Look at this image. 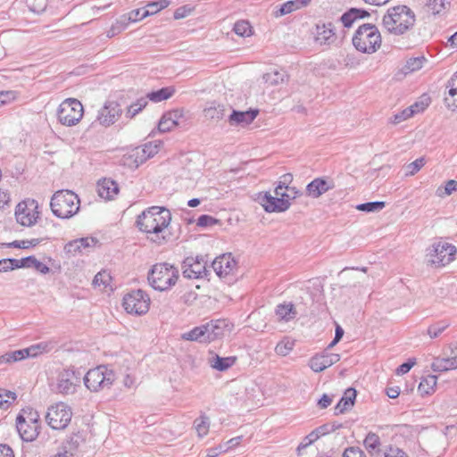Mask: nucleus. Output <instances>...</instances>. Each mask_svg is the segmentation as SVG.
<instances>
[{
    "mask_svg": "<svg viewBox=\"0 0 457 457\" xmlns=\"http://www.w3.org/2000/svg\"><path fill=\"white\" fill-rule=\"evenodd\" d=\"M295 341L289 338H284L278 342L275 347V352L280 356H287L294 348Z\"/></svg>",
    "mask_w": 457,
    "mask_h": 457,
    "instance_id": "c03bdc74",
    "label": "nucleus"
},
{
    "mask_svg": "<svg viewBox=\"0 0 457 457\" xmlns=\"http://www.w3.org/2000/svg\"><path fill=\"white\" fill-rule=\"evenodd\" d=\"M437 377L434 375H428L425 378H422L421 381L419 384L418 390L419 392L424 395H429L434 392L435 387L436 386Z\"/></svg>",
    "mask_w": 457,
    "mask_h": 457,
    "instance_id": "c9c22d12",
    "label": "nucleus"
},
{
    "mask_svg": "<svg viewBox=\"0 0 457 457\" xmlns=\"http://www.w3.org/2000/svg\"><path fill=\"white\" fill-rule=\"evenodd\" d=\"M381 35L373 24H363L358 28L353 37V45L362 53L373 54L381 46Z\"/></svg>",
    "mask_w": 457,
    "mask_h": 457,
    "instance_id": "20e7f679",
    "label": "nucleus"
},
{
    "mask_svg": "<svg viewBox=\"0 0 457 457\" xmlns=\"http://www.w3.org/2000/svg\"><path fill=\"white\" fill-rule=\"evenodd\" d=\"M170 4L169 0H159L155 2H151L145 7V11H148L149 16L153 15L161 10L166 8Z\"/></svg>",
    "mask_w": 457,
    "mask_h": 457,
    "instance_id": "3c124183",
    "label": "nucleus"
},
{
    "mask_svg": "<svg viewBox=\"0 0 457 457\" xmlns=\"http://www.w3.org/2000/svg\"><path fill=\"white\" fill-rule=\"evenodd\" d=\"M219 220L212 216L203 214L197 219V226L199 227H210L217 224Z\"/></svg>",
    "mask_w": 457,
    "mask_h": 457,
    "instance_id": "bf43d9fd",
    "label": "nucleus"
},
{
    "mask_svg": "<svg viewBox=\"0 0 457 457\" xmlns=\"http://www.w3.org/2000/svg\"><path fill=\"white\" fill-rule=\"evenodd\" d=\"M456 253L457 249L454 245L444 241L435 242L427 249L429 262L437 267L445 266L453 262Z\"/></svg>",
    "mask_w": 457,
    "mask_h": 457,
    "instance_id": "6e6552de",
    "label": "nucleus"
},
{
    "mask_svg": "<svg viewBox=\"0 0 457 457\" xmlns=\"http://www.w3.org/2000/svg\"><path fill=\"white\" fill-rule=\"evenodd\" d=\"M427 62V59L424 56L420 57H412L406 61L405 64L402 67L401 72L403 75H407L420 70L424 63Z\"/></svg>",
    "mask_w": 457,
    "mask_h": 457,
    "instance_id": "473e14b6",
    "label": "nucleus"
},
{
    "mask_svg": "<svg viewBox=\"0 0 457 457\" xmlns=\"http://www.w3.org/2000/svg\"><path fill=\"white\" fill-rule=\"evenodd\" d=\"M428 8L433 14H439L445 9V1L428 0Z\"/></svg>",
    "mask_w": 457,
    "mask_h": 457,
    "instance_id": "052dcab7",
    "label": "nucleus"
},
{
    "mask_svg": "<svg viewBox=\"0 0 457 457\" xmlns=\"http://www.w3.org/2000/svg\"><path fill=\"white\" fill-rule=\"evenodd\" d=\"M148 104L147 97L142 96L137 99L136 102L132 103L127 107L126 117L129 119L134 118Z\"/></svg>",
    "mask_w": 457,
    "mask_h": 457,
    "instance_id": "4c0bfd02",
    "label": "nucleus"
},
{
    "mask_svg": "<svg viewBox=\"0 0 457 457\" xmlns=\"http://www.w3.org/2000/svg\"><path fill=\"white\" fill-rule=\"evenodd\" d=\"M195 427L197 431L199 437H204L208 434L210 428V421L207 416L202 415L199 418L195 419Z\"/></svg>",
    "mask_w": 457,
    "mask_h": 457,
    "instance_id": "37998d69",
    "label": "nucleus"
},
{
    "mask_svg": "<svg viewBox=\"0 0 457 457\" xmlns=\"http://www.w3.org/2000/svg\"><path fill=\"white\" fill-rule=\"evenodd\" d=\"M37 209V204L35 200L19 203L15 210L17 222L22 226H32L39 217V212Z\"/></svg>",
    "mask_w": 457,
    "mask_h": 457,
    "instance_id": "ddd939ff",
    "label": "nucleus"
},
{
    "mask_svg": "<svg viewBox=\"0 0 457 457\" xmlns=\"http://www.w3.org/2000/svg\"><path fill=\"white\" fill-rule=\"evenodd\" d=\"M17 97L15 91H0V106L11 103Z\"/></svg>",
    "mask_w": 457,
    "mask_h": 457,
    "instance_id": "0e129e2a",
    "label": "nucleus"
},
{
    "mask_svg": "<svg viewBox=\"0 0 457 457\" xmlns=\"http://www.w3.org/2000/svg\"><path fill=\"white\" fill-rule=\"evenodd\" d=\"M205 344L222 338L229 331V323L226 320H215L202 325Z\"/></svg>",
    "mask_w": 457,
    "mask_h": 457,
    "instance_id": "2eb2a0df",
    "label": "nucleus"
},
{
    "mask_svg": "<svg viewBox=\"0 0 457 457\" xmlns=\"http://www.w3.org/2000/svg\"><path fill=\"white\" fill-rule=\"evenodd\" d=\"M291 190L293 191V188L288 186L278 185L275 188V195L279 198H287L289 201L291 198H294V196H291L288 193V191Z\"/></svg>",
    "mask_w": 457,
    "mask_h": 457,
    "instance_id": "e2e57ef3",
    "label": "nucleus"
},
{
    "mask_svg": "<svg viewBox=\"0 0 457 457\" xmlns=\"http://www.w3.org/2000/svg\"><path fill=\"white\" fill-rule=\"evenodd\" d=\"M89 242H94L93 238L89 239V238H80L79 240H76L72 243H70L67 247H68V252H71V251H80L81 248H87L90 245V243Z\"/></svg>",
    "mask_w": 457,
    "mask_h": 457,
    "instance_id": "864d4df0",
    "label": "nucleus"
},
{
    "mask_svg": "<svg viewBox=\"0 0 457 457\" xmlns=\"http://www.w3.org/2000/svg\"><path fill=\"white\" fill-rule=\"evenodd\" d=\"M457 190V181L454 179H450L446 182L444 188L438 187L436 190V195L440 197L445 195H450L453 192Z\"/></svg>",
    "mask_w": 457,
    "mask_h": 457,
    "instance_id": "603ef678",
    "label": "nucleus"
},
{
    "mask_svg": "<svg viewBox=\"0 0 457 457\" xmlns=\"http://www.w3.org/2000/svg\"><path fill=\"white\" fill-rule=\"evenodd\" d=\"M123 307L128 313L142 315L148 312L150 298L143 290H133L123 297Z\"/></svg>",
    "mask_w": 457,
    "mask_h": 457,
    "instance_id": "1a4fd4ad",
    "label": "nucleus"
},
{
    "mask_svg": "<svg viewBox=\"0 0 457 457\" xmlns=\"http://www.w3.org/2000/svg\"><path fill=\"white\" fill-rule=\"evenodd\" d=\"M181 338L187 341H195L202 344H205L204 337V330L202 325L195 327L193 329L185 332L181 335Z\"/></svg>",
    "mask_w": 457,
    "mask_h": 457,
    "instance_id": "58836bf2",
    "label": "nucleus"
},
{
    "mask_svg": "<svg viewBox=\"0 0 457 457\" xmlns=\"http://www.w3.org/2000/svg\"><path fill=\"white\" fill-rule=\"evenodd\" d=\"M16 428L22 440L31 442L38 436L40 426L37 422L29 423L24 414H19L16 419Z\"/></svg>",
    "mask_w": 457,
    "mask_h": 457,
    "instance_id": "f3484780",
    "label": "nucleus"
},
{
    "mask_svg": "<svg viewBox=\"0 0 457 457\" xmlns=\"http://www.w3.org/2000/svg\"><path fill=\"white\" fill-rule=\"evenodd\" d=\"M80 200L71 190L56 191L50 202L53 213L60 219H70L79 211Z\"/></svg>",
    "mask_w": 457,
    "mask_h": 457,
    "instance_id": "7ed1b4c3",
    "label": "nucleus"
},
{
    "mask_svg": "<svg viewBox=\"0 0 457 457\" xmlns=\"http://www.w3.org/2000/svg\"><path fill=\"white\" fill-rule=\"evenodd\" d=\"M71 409L64 403H58L48 408L46 420L53 429H63L71 420Z\"/></svg>",
    "mask_w": 457,
    "mask_h": 457,
    "instance_id": "9d476101",
    "label": "nucleus"
},
{
    "mask_svg": "<svg viewBox=\"0 0 457 457\" xmlns=\"http://www.w3.org/2000/svg\"><path fill=\"white\" fill-rule=\"evenodd\" d=\"M386 204L383 201L369 202L358 204L356 209L365 212H377L385 207Z\"/></svg>",
    "mask_w": 457,
    "mask_h": 457,
    "instance_id": "a18cd8bd",
    "label": "nucleus"
},
{
    "mask_svg": "<svg viewBox=\"0 0 457 457\" xmlns=\"http://www.w3.org/2000/svg\"><path fill=\"white\" fill-rule=\"evenodd\" d=\"M41 242L38 238H33L30 240H16L12 245L18 248L26 249L31 246H36Z\"/></svg>",
    "mask_w": 457,
    "mask_h": 457,
    "instance_id": "680f3d73",
    "label": "nucleus"
},
{
    "mask_svg": "<svg viewBox=\"0 0 457 457\" xmlns=\"http://www.w3.org/2000/svg\"><path fill=\"white\" fill-rule=\"evenodd\" d=\"M84 384L92 392L109 389L116 379L114 371L107 366L100 365L89 370L84 376Z\"/></svg>",
    "mask_w": 457,
    "mask_h": 457,
    "instance_id": "423d86ee",
    "label": "nucleus"
},
{
    "mask_svg": "<svg viewBox=\"0 0 457 457\" xmlns=\"http://www.w3.org/2000/svg\"><path fill=\"white\" fill-rule=\"evenodd\" d=\"M425 163L426 162L423 157L416 159L406 166V175L412 176L416 174L425 165Z\"/></svg>",
    "mask_w": 457,
    "mask_h": 457,
    "instance_id": "5fc2aeb1",
    "label": "nucleus"
},
{
    "mask_svg": "<svg viewBox=\"0 0 457 457\" xmlns=\"http://www.w3.org/2000/svg\"><path fill=\"white\" fill-rule=\"evenodd\" d=\"M227 112V108L224 104L216 102L211 103L210 106L204 109V114L205 118L212 120H220L223 119Z\"/></svg>",
    "mask_w": 457,
    "mask_h": 457,
    "instance_id": "bb28decb",
    "label": "nucleus"
},
{
    "mask_svg": "<svg viewBox=\"0 0 457 457\" xmlns=\"http://www.w3.org/2000/svg\"><path fill=\"white\" fill-rule=\"evenodd\" d=\"M78 446V441L71 438L63 443L61 450L54 457H72Z\"/></svg>",
    "mask_w": 457,
    "mask_h": 457,
    "instance_id": "a19ab883",
    "label": "nucleus"
},
{
    "mask_svg": "<svg viewBox=\"0 0 457 457\" xmlns=\"http://www.w3.org/2000/svg\"><path fill=\"white\" fill-rule=\"evenodd\" d=\"M170 221L171 213L167 208L152 206L137 216L136 223L140 231L147 234L150 241L162 245L170 238L168 231Z\"/></svg>",
    "mask_w": 457,
    "mask_h": 457,
    "instance_id": "f257e3e1",
    "label": "nucleus"
},
{
    "mask_svg": "<svg viewBox=\"0 0 457 457\" xmlns=\"http://www.w3.org/2000/svg\"><path fill=\"white\" fill-rule=\"evenodd\" d=\"M357 8H351L349 11L345 12L339 19L337 21H341L344 27L350 28L353 24V22L358 20V15L356 14Z\"/></svg>",
    "mask_w": 457,
    "mask_h": 457,
    "instance_id": "09e8293b",
    "label": "nucleus"
},
{
    "mask_svg": "<svg viewBox=\"0 0 457 457\" xmlns=\"http://www.w3.org/2000/svg\"><path fill=\"white\" fill-rule=\"evenodd\" d=\"M446 87L449 88V95L451 96H457V71L454 75L448 80Z\"/></svg>",
    "mask_w": 457,
    "mask_h": 457,
    "instance_id": "774afa93",
    "label": "nucleus"
},
{
    "mask_svg": "<svg viewBox=\"0 0 457 457\" xmlns=\"http://www.w3.org/2000/svg\"><path fill=\"white\" fill-rule=\"evenodd\" d=\"M159 151V144L148 142L145 143L142 147H137L133 151L131 156L135 157V162L137 166L142 164L149 158L154 156Z\"/></svg>",
    "mask_w": 457,
    "mask_h": 457,
    "instance_id": "412c9836",
    "label": "nucleus"
},
{
    "mask_svg": "<svg viewBox=\"0 0 457 457\" xmlns=\"http://www.w3.org/2000/svg\"><path fill=\"white\" fill-rule=\"evenodd\" d=\"M234 32L240 37H248L252 35V27L247 21H238L235 23Z\"/></svg>",
    "mask_w": 457,
    "mask_h": 457,
    "instance_id": "49530a36",
    "label": "nucleus"
},
{
    "mask_svg": "<svg viewBox=\"0 0 457 457\" xmlns=\"http://www.w3.org/2000/svg\"><path fill=\"white\" fill-rule=\"evenodd\" d=\"M147 12L145 7L133 10L129 12V20L132 22L139 21L149 16V12Z\"/></svg>",
    "mask_w": 457,
    "mask_h": 457,
    "instance_id": "4d7b16f0",
    "label": "nucleus"
},
{
    "mask_svg": "<svg viewBox=\"0 0 457 457\" xmlns=\"http://www.w3.org/2000/svg\"><path fill=\"white\" fill-rule=\"evenodd\" d=\"M383 457H408V455L398 447L390 446L385 451Z\"/></svg>",
    "mask_w": 457,
    "mask_h": 457,
    "instance_id": "69168bd1",
    "label": "nucleus"
},
{
    "mask_svg": "<svg viewBox=\"0 0 457 457\" xmlns=\"http://www.w3.org/2000/svg\"><path fill=\"white\" fill-rule=\"evenodd\" d=\"M29 357L27 348L7 352L0 356V365L13 363Z\"/></svg>",
    "mask_w": 457,
    "mask_h": 457,
    "instance_id": "2f4dec72",
    "label": "nucleus"
},
{
    "mask_svg": "<svg viewBox=\"0 0 457 457\" xmlns=\"http://www.w3.org/2000/svg\"><path fill=\"white\" fill-rule=\"evenodd\" d=\"M312 3V0H290L283 4L275 12L276 17L284 16L289 14L296 10L308 6Z\"/></svg>",
    "mask_w": 457,
    "mask_h": 457,
    "instance_id": "393cba45",
    "label": "nucleus"
},
{
    "mask_svg": "<svg viewBox=\"0 0 457 457\" xmlns=\"http://www.w3.org/2000/svg\"><path fill=\"white\" fill-rule=\"evenodd\" d=\"M184 110L183 109H176L165 112L158 124V129L160 132H168L171 130L174 127L179 125V119L183 118Z\"/></svg>",
    "mask_w": 457,
    "mask_h": 457,
    "instance_id": "6ab92c4d",
    "label": "nucleus"
},
{
    "mask_svg": "<svg viewBox=\"0 0 457 457\" xmlns=\"http://www.w3.org/2000/svg\"><path fill=\"white\" fill-rule=\"evenodd\" d=\"M81 373L72 369L60 371L56 378V390L62 395H72L80 386Z\"/></svg>",
    "mask_w": 457,
    "mask_h": 457,
    "instance_id": "9b49d317",
    "label": "nucleus"
},
{
    "mask_svg": "<svg viewBox=\"0 0 457 457\" xmlns=\"http://www.w3.org/2000/svg\"><path fill=\"white\" fill-rule=\"evenodd\" d=\"M334 187L335 182L332 179L328 177L316 178V197Z\"/></svg>",
    "mask_w": 457,
    "mask_h": 457,
    "instance_id": "ea45409f",
    "label": "nucleus"
},
{
    "mask_svg": "<svg viewBox=\"0 0 457 457\" xmlns=\"http://www.w3.org/2000/svg\"><path fill=\"white\" fill-rule=\"evenodd\" d=\"M435 372H443L457 369V356L451 358H436L431 365Z\"/></svg>",
    "mask_w": 457,
    "mask_h": 457,
    "instance_id": "cd10ccee",
    "label": "nucleus"
},
{
    "mask_svg": "<svg viewBox=\"0 0 457 457\" xmlns=\"http://www.w3.org/2000/svg\"><path fill=\"white\" fill-rule=\"evenodd\" d=\"M207 262L204 256L187 257L182 262V274L187 278H202L207 277Z\"/></svg>",
    "mask_w": 457,
    "mask_h": 457,
    "instance_id": "f8f14e48",
    "label": "nucleus"
},
{
    "mask_svg": "<svg viewBox=\"0 0 457 457\" xmlns=\"http://www.w3.org/2000/svg\"><path fill=\"white\" fill-rule=\"evenodd\" d=\"M337 40L336 28L332 21H321L316 24V44L330 46Z\"/></svg>",
    "mask_w": 457,
    "mask_h": 457,
    "instance_id": "dca6fc26",
    "label": "nucleus"
},
{
    "mask_svg": "<svg viewBox=\"0 0 457 457\" xmlns=\"http://www.w3.org/2000/svg\"><path fill=\"white\" fill-rule=\"evenodd\" d=\"M258 110H249L245 112H239L233 110L228 117V122L232 126H246L253 121L258 115Z\"/></svg>",
    "mask_w": 457,
    "mask_h": 457,
    "instance_id": "4be33fe9",
    "label": "nucleus"
},
{
    "mask_svg": "<svg viewBox=\"0 0 457 457\" xmlns=\"http://www.w3.org/2000/svg\"><path fill=\"white\" fill-rule=\"evenodd\" d=\"M98 195L105 200L112 199L119 193L118 184L114 180L106 179L97 184Z\"/></svg>",
    "mask_w": 457,
    "mask_h": 457,
    "instance_id": "5701e85b",
    "label": "nucleus"
},
{
    "mask_svg": "<svg viewBox=\"0 0 457 457\" xmlns=\"http://www.w3.org/2000/svg\"><path fill=\"white\" fill-rule=\"evenodd\" d=\"M339 361L338 354L325 353L316 354V372L324 370Z\"/></svg>",
    "mask_w": 457,
    "mask_h": 457,
    "instance_id": "c85d7f7f",
    "label": "nucleus"
},
{
    "mask_svg": "<svg viewBox=\"0 0 457 457\" xmlns=\"http://www.w3.org/2000/svg\"><path fill=\"white\" fill-rule=\"evenodd\" d=\"M285 71L273 70L262 76V79L268 86H278L285 81Z\"/></svg>",
    "mask_w": 457,
    "mask_h": 457,
    "instance_id": "e433bc0d",
    "label": "nucleus"
},
{
    "mask_svg": "<svg viewBox=\"0 0 457 457\" xmlns=\"http://www.w3.org/2000/svg\"><path fill=\"white\" fill-rule=\"evenodd\" d=\"M237 262L231 253H225L214 259L212 263L213 270L219 277H226L236 269Z\"/></svg>",
    "mask_w": 457,
    "mask_h": 457,
    "instance_id": "a211bd4d",
    "label": "nucleus"
},
{
    "mask_svg": "<svg viewBox=\"0 0 457 457\" xmlns=\"http://www.w3.org/2000/svg\"><path fill=\"white\" fill-rule=\"evenodd\" d=\"M83 113L82 104L78 99L68 98L59 105L57 117L61 124L71 127L79 122Z\"/></svg>",
    "mask_w": 457,
    "mask_h": 457,
    "instance_id": "0eeeda50",
    "label": "nucleus"
},
{
    "mask_svg": "<svg viewBox=\"0 0 457 457\" xmlns=\"http://www.w3.org/2000/svg\"><path fill=\"white\" fill-rule=\"evenodd\" d=\"M416 23L414 12L407 5L399 4L387 9L382 18V26L395 36H403L411 31Z\"/></svg>",
    "mask_w": 457,
    "mask_h": 457,
    "instance_id": "f03ea898",
    "label": "nucleus"
},
{
    "mask_svg": "<svg viewBox=\"0 0 457 457\" xmlns=\"http://www.w3.org/2000/svg\"><path fill=\"white\" fill-rule=\"evenodd\" d=\"M122 114V109L119 103L108 100L98 111L96 120L104 127L114 124Z\"/></svg>",
    "mask_w": 457,
    "mask_h": 457,
    "instance_id": "4468645a",
    "label": "nucleus"
},
{
    "mask_svg": "<svg viewBox=\"0 0 457 457\" xmlns=\"http://www.w3.org/2000/svg\"><path fill=\"white\" fill-rule=\"evenodd\" d=\"M179 270L174 266L163 262L156 263L148 273V281L153 288L164 291L175 285Z\"/></svg>",
    "mask_w": 457,
    "mask_h": 457,
    "instance_id": "39448f33",
    "label": "nucleus"
},
{
    "mask_svg": "<svg viewBox=\"0 0 457 457\" xmlns=\"http://www.w3.org/2000/svg\"><path fill=\"white\" fill-rule=\"evenodd\" d=\"M363 444L370 455H377L380 453L381 442L379 436L377 434L373 432L368 433L363 441Z\"/></svg>",
    "mask_w": 457,
    "mask_h": 457,
    "instance_id": "7c9ffc66",
    "label": "nucleus"
},
{
    "mask_svg": "<svg viewBox=\"0 0 457 457\" xmlns=\"http://www.w3.org/2000/svg\"><path fill=\"white\" fill-rule=\"evenodd\" d=\"M9 399L14 401L16 394L14 392L0 388V408H5L9 404Z\"/></svg>",
    "mask_w": 457,
    "mask_h": 457,
    "instance_id": "6e6d98bb",
    "label": "nucleus"
},
{
    "mask_svg": "<svg viewBox=\"0 0 457 457\" xmlns=\"http://www.w3.org/2000/svg\"><path fill=\"white\" fill-rule=\"evenodd\" d=\"M50 349V344L46 342H41L27 348L29 357H37L43 353L49 352Z\"/></svg>",
    "mask_w": 457,
    "mask_h": 457,
    "instance_id": "de8ad7c7",
    "label": "nucleus"
},
{
    "mask_svg": "<svg viewBox=\"0 0 457 457\" xmlns=\"http://www.w3.org/2000/svg\"><path fill=\"white\" fill-rule=\"evenodd\" d=\"M356 398V390L354 388H348L345 390L344 395L335 407V414L339 415L345 411L352 408L354 404Z\"/></svg>",
    "mask_w": 457,
    "mask_h": 457,
    "instance_id": "b1692460",
    "label": "nucleus"
},
{
    "mask_svg": "<svg viewBox=\"0 0 457 457\" xmlns=\"http://www.w3.org/2000/svg\"><path fill=\"white\" fill-rule=\"evenodd\" d=\"M418 107H419V104L415 103L414 104L411 105L410 107L403 110L401 112L395 114L391 119V122L394 124H399L402 121L413 116V114L422 112L424 110V106H421L420 109H416Z\"/></svg>",
    "mask_w": 457,
    "mask_h": 457,
    "instance_id": "72a5a7b5",
    "label": "nucleus"
},
{
    "mask_svg": "<svg viewBox=\"0 0 457 457\" xmlns=\"http://www.w3.org/2000/svg\"><path fill=\"white\" fill-rule=\"evenodd\" d=\"M261 200L262 205L268 212H284L288 209L290 205L288 199L279 198L277 195L272 196L269 194H265Z\"/></svg>",
    "mask_w": 457,
    "mask_h": 457,
    "instance_id": "aec40b11",
    "label": "nucleus"
},
{
    "mask_svg": "<svg viewBox=\"0 0 457 457\" xmlns=\"http://www.w3.org/2000/svg\"><path fill=\"white\" fill-rule=\"evenodd\" d=\"M294 304L291 303L278 304L276 308V314L279 322H287L292 320L295 316Z\"/></svg>",
    "mask_w": 457,
    "mask_h": 457,
    "instance_id": "c756f323",
    "label": "nucleus"
},
{
    "mask_svg": "<svg viewBox=\"0 0 457 457\" xmlns=\"http://www.w3.org/2000/svg\"><path fill=\"white\" fill-rule=\"evenodd\" d=\"M30 10L39 13L46 8L47 0H27Z\"/></svg>",
    "mask_w": 457,
    "mask_h": 457,
    "instance_id": "13d9d810",
    "label": "nucleus"
},
{
    "mask_svg": "<svg viewBox=\"0 0 457 457\" xmlns=\"http://www.w3.org/2000/svg\"><path fill=\"white\" fill-rule=\"evenodd\" d=\"M112 280V277L109 272L103 270L98 272L94 279H93V285L95 287H101L103 286L104 288H106Z\"/></svg>",
    "mask_w": 457,
    "mask_h": 457,
    "instance_id": "8fccbe9b",
    "label": "nucleus"
},
{
    "mask_svg": "<svg viewBox=\"0 0 457 457\" xmlns=\"http://www.w3.org/2000/svg\"><path fill=\"white\" fill-rule=\"evenodd\" d=\"M342 457H366V456H365L364 452L362 450H361L360 448L349 447L344 451Z\"/></svg>",
    "mask_w": 457,
    "mask_h": 457,
    "instance_id": "338daca9",
    "label": "nucleus"
},
{
    "mask_svg": "<svg viewBox=\"0 0 457 457\" xmlns=\"http://www.w3.org/2000/svg\"><path fill=\"white\" fill-rule=\"evenodd\" d=\"M237 361L236 356L220 357L217 354L212 356L208 360L209 365L219 371H225L232 367Z\"/></svg>",
    "mask_w": 457,
    "mask_h": 457,
    "instance_id": "a878e982",
    "label": "nucleus"
},
{
    "mask_svg": "<svg viewBox=\"0 0 457 457\" xmlns=\"http://www.w3.org/2000/svg\"><path fill=\"white\" fill-rule=\"evenodd\" d=\"M175 89L173 87H162L157 91L148 93L145 97L154 103H159L167 100L173 96Z\"/></svg>",
    "mask_w": 457,
    "mask_h": 457,
    "instance_id": "f704fd0d",
    "label": "nucleus"
},
{
    "mask_svg": "<svg viewBox=\"0 0 457 457\" xmlns=\"http://www.w3.org/2000/svg\"><path fill=\"white\" fill-rule=\"evenodd\" d=\"M450 323L446 320H440L432 325L428 328V335L430 338L438 337L448 327Z\"/></svg>",
    "mask_w": 457,
    "mask_h": 457,
    "instance_id": "79ce46f5",
    "label": "nucleus"
}]
</instances>
